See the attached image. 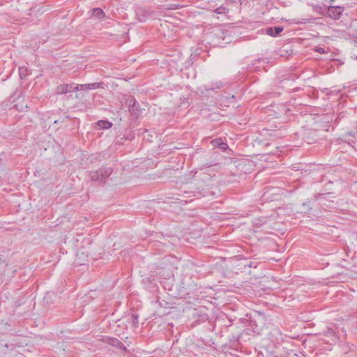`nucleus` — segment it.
Returning <instances> with one entry per match:
<instances>
[{"label": "nucleus", "instance_id": "nucleus-27", "mask_svg": "<svg viewBox=\"0 0 357 357\" xmlns=\"http://www.w3.org/2000/svg\"><path fill=\"white\" fill-rule=\"evenodd\" d=\"M356 129H357V125H356Z\"/></svg>", "mask_w": 357, "mask_h": 357}, {"label": "nucleus", "instance_id": "nucleus-9", "mask_svg": "<svg viewBox=\"0 0 357 357\" xmlns=\"http://www.w3.org/2000/svg\"><path fill=\"white\" fill-rule=\"evenodd\" d=\"M92 15L98 19H102L105 17V13L102 9L100 8H95L91 10Z\"/></svg>", "mask_w": 357, "mask_h": 357}, {"label": "nucleus", "instance_id": "nucleus-4", "mask_svg": "<svg viewBox=\"0 0 357 357\" xmlns=\"http://www.w3.org/2000/svg\"><path fill=\"white\" fill-rule=\"evenodd\" d=\"M343 10V7L330 6L327 9V16L333 20H339L342 15Z\"/></svg>", "mask_w": 357, "mask_h": 357}, {"label": "nucleus", "instance_id": "nucleus-22", "mask_svg": "<svg viewBox=\"0 0 357 357\" xmlns=\"http://www.w3.org/2000/svg\"><path fill=\"white\" fill-rule=\"evenodd\" d=\"M216 11H217V13H221L220 8H218V9L216 10Z\"/></svg>", "mask_w": 357, "mask_h": 357}, {"label": "nucleus", "instance_id": "nucleus-7", "mask_svg": "<svg viewBox=\"0 0 357 357\" xmlns=\"http://www.w3.org/2000/svg\"><path fill=\"white\" fill-rule=\"evenodd\" d=\"M211 144L214 147H218L222 150H226L228 148V145L224 142V141L221 138H216L211 141Z\"/></svg>", "mask_w": 357, "mask_h": 357}, {"label": "nucleus", "instance_id": "nucleus-10", "mask_svg": "<svg viewBox=\"0 0 357 357\" xmlns=\"http://www.w3.org/2000/svg\"><path fill=\"white\" fill-rule=\"evenodd\" d=\"M138 314H133L131 315V317L128 319V322L132 324L134 327L138 326Z\"/></svg>", "mask_w": 357, "mask_h": 357}, {"label": "nucleus", "instance_id": "nucleus-26", "mask_svg": "<svg viewBox=\"0 0 357 357\" xmlns=\"http://www.w3.org/2000/svg\"><path fill=\"white\" fill-rule=\"evenodd\" d=\"M356 59H357V56H356Z\"/></svg>", "mask_w": 357, "mask_h": 357}, {"label": "nucleus", "instance_id": "nucleus-1", "mask_svg": "<svg viewBox=\"0 0 357 357\" xmlns=\"http://www.w3.org/2000/svg\"><path fill=\"white\" fill-rule=\"evenodd\" d=\"M112 172V168L102 165L98 170L89 172V176L91 181H97L102 184H105L107 178H109Z\"/></svg>", "mask_w": 357, "mask_h": 357}, {"label": "nucleus", "instance_id": "nucleus-8", "mask_svg": "<svg viewBox=\"0 0 357 357\" xmlns=\"http://www.w3.org/2000/svg\"><path fill=\"white\" fill-rule=\"evenodd\" d=\"M108 344L116 348L126 350V347L123 345V344L116 338H109L108 340Z\"/></svg>", "mask_w": 357, "mask_h": 357}, {"label": "nucleus", "instance_id": "nucleus-16", "mask_svg": "<svg viewBox=\"0 0 357 357\" xmlns=\"http://www.w3.org/2000/svg\"><path fill=\"white\" fill-rule=\"evenodd\" d=\"M79 89L83 91H88V86L86 84H80L79 85Z\"/></svg>", "mask_w": 357, "mask_h": 357}, {"label": "nucleus", "instance_id": "nucleus-21", "mask_svg": "<svg viewBox=\"0 0 357 357\" xmlns=\"http://www.w3.org/2000/svg\"><path fill=\"white\" fill-rule=\"evenodd\" d=\"M255 224L256 225H262V223L256 222H255Z\"/></svg>", "mask_w": 357, "mask_h": 357}, {"label": "nucleus", "instance_id": "nucleus-11", "mask_svg": "<svg viewBox=\"0 0 357 357\" xmlns=\"http://www.w3.org/2000/svg\"><path fill=\"white\" fill-rule=\"evenodd\" d=\"M103 84H104L102 82H100V83L95 82V83H91V84H86V86H88V90H92V89H96L98 88H102Z\"/></svg>", "mask_w": 357, "mask_h": 357}, {"label": "nucleus", "instance_id": "nucleus-2", "mask_svg": "<svg viewBox=\"0 0 357 357\" xmlns=\"http://www.w3.org/2000/svg\"><path fill=\"white\" fill-rule=\"evenodd\" d=\"M126 103L129 107V112L130 114L135 116L138 117L142 113V109H140L139 104L134 98H130L126 100Z\"/></svg>", "mask_w": 357, "mask_h": 357}, {"label": "nucleus", "instance_id": "nucleus-18", "mask_svg": "<svg viewBox=\"0 0 357 357\" xmlns=\"http://www.w3.org/2000/svg\"><path fill=\"white\" fill-rule=\"evenodd\" d=\"M347 135H348L349 136L355 137V136H356V132H351V131H350V132H347Z\"/></svg>", "mask_w": 357, "mask_h": 357}, {"label": "nucleus", "instance_id": "nucleus-25", "mask_svg": "<svg viewBox=\"0 0 357 357\" xmlns=\"http://www.w3.org/2000/svg\"><path fill=\"white\" fill-rule=\"evenodd\" d=\"M331 1H333L334 0H330Z\"/></svg>", "mask_w": 357, "mask_h": 357}, {"label": "nucleus", "instance_id": "nucleus-13", "mask_svg": "<svg viewBox=\"0 0 357 357\" xmlns=\"http://www.w3.org/2000/svg\"><path fill=\"white\" fill-rule=\"evenodd\" d=\"M26 71H27L26 68H24V67L19 68V74L22 79L25 78V77L26 76V75H27Z\"/></svg>", "mask_w": 357, "mask_h": 357}, {"label": "nucleus", "instance_id": "nucleus-14", "mask_svg": "<svg viewBox=\"0 0 357 357\" xmlns=\"http://www.w3.org/2000/svg\"><path fill=\"white\" fill-rule=\"evenodd\" d=\"M314 10L317 11L318 13L323 15V8L319 5L314 6Z\"/></svg>", "mask_w": 357, "mask_h": 357}, {"label": "nucleus", "instance_id": "nucleus-23", "mask_svg": "<svg viewBox=\"0 0 357 357\" xmlns=\"http://www.w3.org/2000/svg\"><path fill=\"white\" fill-rule=\"evenodd\" d=\"M216 11H217V13H221L220 8H218V9L216 10Z\"/></svg>", "mask_w": 357, "mask_h": 357}, {"label": "nucleus", "instance_id": "nucleus-20", "mask_svg": "<svg viewBox=\"0 0 357 357\" xmlns=\"http://www.w3.org/2000/svg\"><path fill=\"white\" fill-rule=\"evenodd\" d=\"M317 51L319 52H321V53H324V50L322 47H319V50H317Z\"/></svg>", "mask_w": 357, "mask_h": 357}, {"label": "nucleus", "instance_id": "nucleus-6", "mask_svg": "<svg viewBox=\"0 0 357 357\" xmlns=\"http://www.w3.org/2000/svg\"><path fill=\"white\" fill-rule=\"evenodd\" d=\"M283 29L282 26L268 27L266 29V33L268 36L275 37L278 36Z\"/></svg>", "mask_w": 357, "mask_h": 357}, {"label": "nucleus", "instance_id": "nucleus-15", "mask_svg": "<svg viewBox=\"0 0 357 357\" xmlns=\"http://www.w3.org/2000/svg\"><path fill=\"white\" fill-rule=\"evenodd\" d=\"M325 334L328 336H333L335 335V332L332 328H327Z\"/></svg>", "mask_w": 357, "mask_h": 357}, {"label": "nucleus", "instance_id": "nucleus-12", "mask_svg": "<svg viewBox=\"0 0 357 357\" xmlns=\"http://www.w3.org/2000/svg\"><path fill=\"white\" fill-rule=\"evenodd\" d=\"M98 124L104 128H109L112 127V123L106 121H99Z\"/></svg>", "mask_w": 357, "mask_h": 357}, {"label": "nucleus", "instance_id": "nucleus-17", "mask_svg": "<svg viewBox=\"0 0 357 357\" xmlns=\"http://www.w3.org/2000/svg\"><path fill=\"white\" fill-rule=\"evenodd\" d=\"M135 137V135L133 132H130L128 136L126 137V139H132Z\"/></svg>", "mask_w": 357, "mask_h": 357}, {"label": "nucleus", "instance_id": "nucleus-24", "mask_svg": "<svg viewBox=\"0 0 357 357\" xmlns=\"http://www.w3.org/2000/svg\"><path fill=\"white\" fill-rule=\"evenodd\" d=\"M237 0H231L232 2H236Z\"/></svg>", "mask_w": 357, "mask_h": 357}, {"label": "nucleus", "instance_id": "nucleus-3", "mask_svg": "<svg viewBox=\"0 0 357 357\" xmlns=\"http://www.w3.org/2000/svg\"><path fill=\"white\" fill-rule=\"evenodd\" d=\"M79 84H60L56 88V93L59 95L66 94L77 91Z\"/></svg>", "mask_w": 357, "mask_h": 357}, {"label": "nucleus", "instance_id": "nucleus-5", "mask_svg": "<svg viewBox=\"0 0 357 357\" xmlns=\"http://www.w3.org/2000/svg\"><path fill=\"white\" fill-rule=\"evenodd\" d=\"M136 15L139 21L145 22L151 17V12L145 8H139L136 10Z\"/></svg>", "mask_w": 357, "mask_h": 357}, {"label": "nucleus", "instance_id": "nucleus-19", "mask_svg": "<svg viewBox=\"0 0 357 357\" xmlns=\"http://www.w3.org/2000/svg\"><path fill=\"white\" fill-rule=\"evenodd\" d=\"M15 107L17 108V110H19V111H22V110H23V109H22V107H22V105L21 106V108H19V105H18V104H16V105H15Z\"/></svg>", "mask_w": 357, "mask_h": 357}]
</instances>
